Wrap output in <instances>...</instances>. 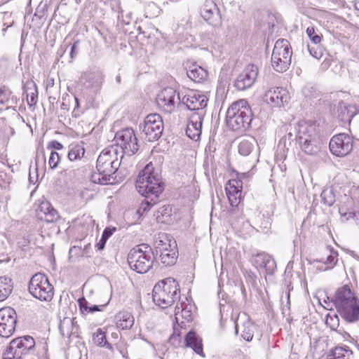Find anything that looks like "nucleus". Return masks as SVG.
<instances>
[{
	"label": "nucleus",
	"mask_w": 359,
	"mask_h": 359,
	"mask_svg": "<svg viewBox=\"0 0 359 359\" xmlns=\"http://www.w3.org/2000/svg\"><path fill=\"white\" fill-rule=\"evenodd\" d=\"M123 158V155L118 151L117 147L104 149L97 159V172L92 175V181L101 184H114Z\"/></svg>",
	"instance_id": "1"
},
{
	"label": "nucleus",
	"mask_w": 359,
	"mask_h": 359,
	"mask_svg": "<svg viewBox=\"0 0 359 359\" xmlns=\"http://www.w3.org/2000/svg\"><path fill=\"white\" fill-rule=\"evenodd\" d=\"M175 318L178 326H180L182 330L174 327L172 335L170 337V342L175 346H180L182 344V337H184V345L186 347H190L193 351L201 355L204 356L203 351V344L201 338L194 331L186 332L185 323H189L192 320V315L191 311L183 307V303L177 304L175 309Z\"/></svg>",
	"instance_id": "2"
},
{
	"label": "nucleus",
	"mask_w": 359,
	"mask_h": 359,
	"mask_svg": "<svg viewBox=\"0 0 359 359\" xmlns=\"http://www.w3.org/2000/svg\"><path fill=\"white\" fill-rule=\"evenodd\" d=\"M135 187L137 191L145 198L154 196L155 198H158L159 194L163 191L161 177L155 171L151 163L145 165L144 169L139 172Z\"/></svg>",
	"instance_id": "3"
},
{
	"label": "nucleus",
	"mask_w": 359,
	"mask_h": 359,
	"mask_svg": "<svg viewBox=\"0 0 359 359\" xmlns=\"http://www.w3.org/2000/svg\"><path fill=\"white\" fill-rule=\"evenodd\" d=\"M334 304L338 312L346 321L353 323L359 320V304L354 294L347 286L337 291Z\"/></svg>",
	"instance_id": "4"
},
{
	"label": "nucleus",
	"mask_w": 359,
	"mask_h": 359,
	"mask_svg": "<svg viewBox=\"0 0 359 359\" xmlns=\"http://www.w3.org/2000/svg\"><path fill=\"white\" fill-rule=\"evenodd\" d=\"M180 289L176 280L168 278L158 282L153 289V301L156 305L166 309L180 299Z\"/></svg>",
	"instance_id": "5"
},
{
	"label": "nucleus",
	"mask_w": 359,
	"mask_h": 359,
	"mask_svg": "<svg viewBox=\"0 0 359 359\" xmlns=\"http://www.w3.org/2000/svg\"><path fill=\"white\" fill-rule=\"evenodd\" d=\"M128 262L130 269L137 273L147 272L153 263L151 248L147 244L135 246L128 255Z\"/></svg>",
	"instance_id": "6"
},
{
	"label": "nucleus",
	"mask_w": 359,
	"mask_h": 359,
	"mask_svg": "<svg viewBox=\"0 0 359 359\" xmlns=\"http://www.w3.org/2000/svg\"><path fill=\"white\" fill-rule=\"evenodd\" d=\"M292 53L290 43L287 39L277 40L271 55L273 69L278 72H285L290 65Z\"/></svg>",
	"instance_id": "7"
},
{
	"label": "nucleus",
	"mask_w": 359,
	"mask_h": 359,
	"mask_svg": "<svg viewBox=\"0 0 359 359\" xmlns=\"http://www.w3.org/2000/svg\"><path fill=\"white\" fill-rule=\"evenodd\" d=\"M29 292L36 299L43 302H50L54 295L53 286L48 278L43 273L34 274L29 283Z\"/></svg>",
	"instance_id": "8"
},
{
	"label": "nucleus",
	"mask_w": 359,
	"mask_h": 359,
	"mask_svg": "<svg viewBox=\"0 0 359 359\" xmlns=\"http://www.w3.org/2000/svg\"><path fill=\"white\" fill-rule=\"evenodd\" d=\"M114 140L117 146L121 148L122 151L120 154L123 156H133L139 149L137 139L132 128H128L117 132Z\"/></svg>",
	"instance_id": "9"
},
{
	"label": "nucleus",
	"mask_w": 359,
	"mask_h": 359,
	"mask_svg": "<svg viewBox=\"0 0 359 359\" xmlns=\"http://www.w3.org/2000/svg\"><path fill=\"white\" fill-rule=\"evenodd\" d=\"M163 130V118L160 114H148L144 118L142 132L149 142L158 140Z\"/></svg>",
	"instance_id": "10"
},
{
	"label": "nucleus",
	"mask_w": 359,
	"mask_h": 359,
	"mask_svg": "<svg viewBox=\"0 0 359 359\" xmlns=\"http://www.w3.org/2000/svg\"><path fill=\"white\" fill-rule=\"evenodd\" d=\"M329 147L332 154L344 157L353 150V140L348 134L339 133L332 137Z\"/></svg>",
	"instance_id": "11"
},
{
	"label": "nucleus",
	"mask_w": 359,
	"mask_h": 359,
	"mask_svg": "<svg viewBox=\"0 0 359 359\" xmlns=\"http://www.w3.org/2000/svg\"><path fill=\"white\" fill-rule=\"evenodd\" d=\"M180 97L179 93L172 88H165L157 95L156 104L164 112H172L177 104L180 107Z\"/></svg>",
	"instance_id": "12"
},
{
	"label": "nucleus",
	"mask_w": 359,
	"mask_h": 359,
	"mask_svg": "<svg viewBox=\"0 0 359 359\" xmlns=\"http://www.w3.org/2000/svg\"><path fill=\"white\" fill-rule=\"evenodd\" d=\"M17 322L15 311L11 307L0 309V336L11 337L15 331Z\"/></svg>",
	"instance_id": "13"
},
{
	"label": "nucleus",
	"mask_w": 359,
	"mask_h": 359,
	"mask_svg": "<svg viewBox=\"0 0 359 359\" xmlns=\"http://www.w3.org/2000/svg\"><path fill=\"white\" fill-rule=\"evenodd\" d=\"M258 73L257 66L249 64L237 76L233 86L238 90H245L251 88L258 76Z\"/></svg>",
	"instance_id": "14"
},
{
	"label": "nucleus",
	"mask_w": 359,
	"mask_h": 359,
	"mask_svg": "<svg viewBox=\"0 0 359 359\" xmlns=\"http://www.w3.org/2000/svg\"><path fill=\"white\" fill-rule=\"evenodd\" d=\"M208 99L203 95L193 93L183 97L180 102V110L187 109L196 111L205 108L207 106Z\"/></svg>",
	"instance_id": "15"
},
{
	"label": "nucleus",
	"mask_w": 359,
	"mask_h": 359,
	"mask_svg": "<svg viewBox=\"0 0 359 359\" xmlns=\"http://www.w3.org/2000/svg\"><path fill=\"white\" fill-rule=\"evenodd\" d=\"M307 132L309 133V139L305 138L303 142H301L302 149L307 154L313 155L318 151V147L315 144L314 137L320 132V123L318 121H314L313 123L310 124L307 127Z\"/></svg>",
	"instance_id": "16"
},
{
	"label": "nucleus",
	"mask_w": 359,
	"mask_h": 359,
	"mask_svg": "<svg viewBox=\"0 0 359 359\" xmlns=\"http://www.w3.org/2000/svg\"><path fill=\"white\" fill-rule=\"evenodd\" d=\"M25 345L22 337L13 339L4 353V358L20 359L22 356L28 355L29 352L25 349Z\"/></svg>",
	"instance_id": "17"
},
{
	"label": "nucleus",
	"mask_w": 359,
	"mask_h": 359,
	"mask_svg": "<svg viewBox=\"0 0 359 359\" xmlns=\"http://www.w3.org/2000/svg\"><path fill=\"white\" fill-rule=\"evenodd\" d=\"M252 262L257 269L264 270L266 274H273L276 269L275 260L265 252L257 253L254 256Z\"/></svg>",
	"instance_id": "18"
},
{
	"label": "nucleus",
	"mask_w": 359,
	"mask_h": 359,
	"mask_svg": "<svg viewBox=\"0 0 359 359\" xmlns=\"http://www.w3.org/2000/svg\"><path fill=\"white\" fill-rule=\"evenodd\" d=\"M243 182L241 180H230L226 186V192L230 205L237 207L241 201Z\"/></svg>",
	"instance_id": "19"
},
{
	"label": "nucleus",
	"mask_w": 359,
	"mask_h": 359,
	"mask_svg": "<svg viewBox=\"0 0 359 359\" xmlns=\"http://www.w3.org/2000/svg\"><path fill=\"white\" fill-rule=\"evenodd\" d=\"M287 92L282 88L270 89L264 97V101L271 107H280L283 103L287 102Z\"/></svg>",
	"instance_id": "20"
},
{
	"label": "nucleus",
	"mask_w": 359,
	"mask_h": 359,
	"mask_svg": "<svg viewBox=\"0 0 359 359\" xmlns=\"http://www.w3.org/2000/svg\"><path fill=\"white\" fill-rule=\"evenodd\" d=\"M37 217L46 222H54L59 218L57 212L46 201H42L36 210Z\"/></svg>",
	"instance_id": "21"
},
{
	"label": "nucleus",
	"mask_w": 359,
	"mask_h": 359,
	"mask_svg": "<svg viewBox=\"0 0 359 359\" xmlns=\"http://www.w3.org/2000/svg\"><path fill=\"white\" fill-rule=\"evenodd\" d=\"M202 116L201 114H193L187 126V136L194 140H197L201 134Z\"/></svg>",
	"instance_id": "22"
},
{
	"label": "nucleus",
	"mask_w": 359,
	"mask_h": 359,
	"mask_svg": "<svg viewBox=\"0 0 359 359\" xmlns=\"http://www.w3.org/2000/svg\"><path fill=\"white\" fill-rule=\"evenodd\" d=\"M154 245L157 254L160 252L177 249L176 241L168 234L159 233L155 238Z\"/></svg>",
	"instance_id": "23"
},
{
	"label": "nucleus",
	"mask_w": 359,
	"mask_h": 359,
	"mask_svg": "<svg viewBox=\"0 0 359 359\" xmlns=\"http://www.w3.org/2000/svg\"><path fill=\"white\" fill-rule=\"evenodd\" d=\"M252 114H225L226 124L232 130H238L245 128L247 120L251 121Z\"/></svg>",
	"instance_id": "24"
},
{
	"label": "nucleus",
	"mask_w": 359,
	"mask_h": 359,
	"mask_svg": "<svg viewBox=\"0 0 359 359\" xmlns=\"http://www.w3.org/2000/svg\"><path fill=\"white\" fill-rule=\"evenodd\" d=\"M79 327L74 318L65 317L60 320L59 330L61 335L65 338H70L78 332Z\"/></svg>",
	"instance_id": "25"
},
{
	"label": "nucleus",
	"mask_w": 359,
	"mask_h": 359,
	"mask_svg": "<svg viewBox=\"0 0 359 359\" xmlns=\"http://www.w3.org/2000/svg\"><path fill=\"white\" fill-rule=\"evenodd\" d=\"M187 76L196 83H201L205 81L208 76V71L197 65H192L187 72Z\"/></svg>",
	"instance_id": "26"
},
{
	"label": "nucleus",
	"mask_w": 359,
	"mask_h": 359,
	"mask_svg": "<svg viewBox=\"0 0 359 359\" xmlns=\"http://www.w3.org/2000/svg\"><path fill=\"white\" fill-rule=\"evenodd\" d=\"M217 5L212 0H206L201 9L202 18L210 24L213 23V18L217 16Z\"/></svg>",
	"instance_id": "27"
},
{
	"label": "nucleus",
	"mask_w": 359,
	"mask_h": 359,
	"mask_svg": "<svg viewBox=\"0 0 359 359\" xmlns=\"http://www.w3.org/2000/svg\"><path fill=\"white\" fill-rule=\"evenodd\" d=\"M115 320L118 328L129 330L134 325L135 319L130 313L123 311L115 316Z\"/></svg>",
	"instance_id": "28"
},
{
	"label": "nucleus",
	"mask_w": 359,
	"mask_h": 359,
	"mask_svg": "<svg viewBox=\"0 0 359 359\" xmlns=\"http://www.w3.org/2000/svg\"><path fill=\"white\" fill-rule=\"evenodd\" d=\"M13 289V283L9 277H0V302L6 299L11 294Z\"/></svg>",
	"instance_id": "29"
},
{
	"label": "nucleus",
	"mask_w": 359,
	"mask_h": 359,
	"mask_svg": "<svg viewBox=\"0 0 359 359\" xmlns=\"http://www.w3.org/2000/svg\"><path fill=\"white\" fill-rule=\"evenodd\" d=\"M158 254L161 263L165 266H171L176 262L177 258V249L160 252Z\"/></svg>",
	"instance_id": "30"
},
{
	"label": "nucleus",
	"mask_w": 359,
	"mask_h": 359,
	"mask_svg": "<svg viewBox=\"0 0 359 359\" xmlns=\"http://www.w3.org/2000/svg\"><path fill=\"white\" fill-rule=\"evenodd\" d=\"M256 141L252 137L243 140L238 145V152L243 156L249 155L255 147Z\"/></svg>",
	"instance_id": "31"
},
{
	"label": "nucleus",
	"mask_w": 359,
	"mask_h": 359,
	"mask_svg": "<svg viewBox=\"0 0 359 359\" xmlns=\"http://www.w3.org/2000/svg\"><path fill=\"white\" fill-rule=\"evenodd\" d=\"M84 154L85 149L82 144H71L68 153V158L71 161L79 160L83 156Z\"/></svg>",
	"instance_id": "32"
},
{
	"label": "nucleus",
	"mask_w": 359,
	"mask_h": 359,
	"mask_svg": "<svg viewBox=\"0 0 359 359\" xmlns=\"http://www.w3.org/2000/svg\"><path fill=\"white\" fill-rule=\"evenodd\" d=\"M320 197L325 205L327 206L332 205L335 202V194L333 188L331 187H325L321 192Z\"/></svg>",
	"instance_id": "33"
},
{
	"label": "nucleus",
	"mask_w": 359,
	"mask_h": 359,
	"mask_svg": "<svg viewBox=\"0 0 359 359\" xmlns=\"http://www.w3.org/2000/svg\"><path fill=\"white\" fill-rule=\"evenodd\" d=\"M251 110L248 102L245 99H241L234 102L228 109L227 112H245V111Z\"/></svg>",
	"instance_id": "34"
},
{
	"label": "nucleus",
	"mask_w": 359,
	"mask_h": 359,
	"mask_svg": "<svg viewBox=\"0 0 359 359\" xmlns=\"http://www.w3.org/2000/svg\"><path fill=\"white\" fill-rule=\"evenodd\" d=\"M93 341L95 344L99 346H105L107 348H111V345L107 342L105 333L102 329L97 330L93 335Z\"/></svg>",
	"instance_id": "35"
},
{
	"label": "nucleus",
	"mask_w": 359,
	"mask_h": 359,
	"mask_svg": "<svg viewBox=\"0 0 359 359\" xmlns=\"http://www.w3.org/2000/svg\"><path fill=\"white\" fill-rule=\"evenodd\" d=\"M158 198H155L154 196L146 198L140 204L137 212L140 216L144 215L148 210H150L151 207L156 203Z\"/></svg>",
	"instance_id": "36"
},
{
	"label": "nucleus",
	"mask_w": 359,
	"mask_h": 359,
	"mask_svg": "<svg viewBox=\"0 0 359 359\" xmlns=\"http://www.w3.org/2000/svg\"><path fill=\"white\" fill-rule=\"evenodd\" d=\"M32 85V88L27 87L25 92L27 104L29 105L30 108L36 103L38 99L36 86L34 83Z\"/></svg>",
	"instance_id": "37"
},
{
	"label": "nucleus",
	"mask_w": 359,
	"mask_h": 359,
	"mask_svg": "<svg viewBox=\"0 0 359 359\" xmlns=\"http://www.w3.org/2000/svg\"><path fill=\"white\" fill-rule=\"evenodd\" d=\"M115 229L106 228L102 235L99 242L96 244L95 247L98 250H102L104 248L107 240L112 235Z\"/></svg>",
	"instance_id": "38"
},
{
	"label": "nucleus",
	"mask_w": 359,
	"mask_h": 359,
	"mask_svg": "<svg viewBox=\"0 0 359 359\" xmlns=\"http://www.w3.org/2000/svg\"><path fill=\"white\" fill-rule=\"evenodd\" d=\"M330 255L327 256L326 262H325L327 266L325 269V270L331 269L334 267V266L337 263L338 261V253L337 251L330 248Z\"/></svg>",
	"instance_id": "39"
},
{
	"label": "nucleus",
	"mask_w": 359,
	"mask_h": 359,
	"mask_svg": "<svg viewBox=\"0 0 359 359\" xmlns=\"http://www.w3.org/2000/svg\"><path fill=\"white\" fill-rule=\"evenodd\" d=\"M171 212V208L170 205H163L158 209L156 217L158 222H163V218L166 216L169 217Z\"/></svg>",
	"instance_id": "40"
},
{
	"label": "nucleus",
	"mask_w": 359,
	"mask_h": 359,
	"mask_svg": "<svg viewBox=\"0 0 359 359\" xmlns=\"http://www.w3.org/2000/svg\"><path fill=\"white\" fill-rule=\"evenodd\" d=\"M325 323L327 326H329L332 330H336L339 325V318L337 315L333 314L331 315L328 313L325 317Z\"/></svg>",
	"instance_id": "41"
},
{
	"label": "nucleus",
	"mask_w": 359,
	"mask_h": 359,
	"mask_svg": "<svg viewBox=\"0 0 359 359\" xmlns=\"http://www.w3.org/2000/svg\"><path fill=\"white\" fill-rule=\"evenodd\" d=\"M255 329L254 325L248 323L244 325L243 330L242 331V337L246 341H251L253 337V330Z\"/></svg>",
	"instance_id": "42"
},
{
	"label": "nucleus",
	"mask_w": 359,
	"mask_h": 359,
	"mask_svg": "<svg viewBox=\"0 0 359 359\" xmlns=\"http://www.w3.org/2000/svg\"><path fill=\"white\" fill-rule=\"evenodd\" d=\"M334 110H337V112H359V110L355 108V106L347 104L343 102H339L337 107V109H334Z\"/></svg>",
	"instance_id": "43"
},
{
	"label": "nucleus",
	"mask_w": 359,
	"mask_h": 359,
	"mask_svg": "<svg viewBox=\"0 0 359 359\" xmlns=\"http://www.w3.org/2000/svg\"><path fill=\"white\" fill-rule=\"evenodd\" d=\"M306 34L310 40L315 44L318 45L321 41V36L316 33L313 27H309L306 29Z\"/></svg>",
	"instance_id": "44"
},
{
	"label": "nucleus",
	"mask_w": 359,
	"mask_h": 359,
	"mask_svg": "<svg viewBox=\"0 0 359 359\" xmlns=\"http://www.w3.org/2000/svg\"><path fill=\"white\" fill-rule=\"evenodd\" d=\"M308 50L311 55L318 60H320L323 55V49L318 46V44L316 45V46L308 45Z\"/></svg>",
	"instance_id": "45"
},
{
	"label": "nucleus",
	"mask_w": 359,
	"mask_h": 359,
	"mask_svg": "<svg viewBox=\"0 0 359 359\" xmlns=\"http://www.w3.org/2000/svg\"><path fill=\"white\" fill-rule=\"evenodd\" d=\"M22 339L25 344V347L27 351H28L29 354L33 353L34 351L35 341L34 339L29 335L22 337Z\"/></svg>",
	"instance_id": "46"
},
{
	"label": "nucleus",
	"mask_w": 359,
	"mask_h": 359,
	"mask_svg": "<svg viewBox=\"0 0 359 359\" xmlns=\"http://www.w3.org/2000/svg\"><path fill=\"white\" fill-rule=\"evenodd\" d=\"M339 213L341 216V222H346L350 219L355 217V213L353 210H349L347 212H345L343 208H339Z\"/></svg>",
	"instance_id": "47"
},
{
	"label": "nucleus",
	"mask_w": 359,
	"mask_h": 359,
	"mask_svg": "<svg viewBox=\"0 0 359 359\" xmlns=\"http://www.w3.org/2000/svg\"><path fill=\"white\" fill-rule=\"evenodd\" d=\"M60 158L58 153H57L56 151H52L50 153L49 161H48L50 167L52 169L55 168L57 166V165L60 162Z\"/></svg>",
	"instance_id": "48"
},
{
	"label": "nucleus",
	"mask_w": 359,
	"mask_h": 359,
	"mask_svg": "<svg viewBox=\"0 0 359 359\" xmlns=\"http://www.w3.org/2000/svg\"><path fill=\"white\" fill-rule=\"evenodd\" d=\"M6 92V90L5 87L0 88V111H4L9 109V107L8 105H5V102L4 101V99L1 97L2 95H5Z\"/></svg>",
	"instance_id": "49"
},
{
	"label": "nucleus",
	"mask_w": 359,
	"mask_h": 359,
	"mask_svg": "<svg viewBox=\"0 0 359 359\" xmlns=\"http://www.w3.org/2000/svg\"><path fill=\"white\" fill-rule=\"evenodd\" d=\"M48 148V149H54L56 150H60L63 148V146L60 142H59L56 140H53L49 143Z\"/></svg>",
	"instance_id": "50"
},
{
	"label": "nucleus",
	"mask_w": 359,
	"mask_h": 359,
	"mask_svg": "<svg viewBox=\"0 0 359 359\" xmlns=\"http://www.w3.org/2000/svg\"><path fill=\"white\" fill-rule=\"evenodd\" d=\"M79 43V41H75L71 48L70 56L72 59H73L78 54L77 48Z\"/></svg>",
	"instance_id": "51"
},
{
	"label": "nucleus",
	"mask_w": 359,
	"mask_h": 359,
	"mask_svg": "<svg viewBox=\"0 0 359 359\" xmlns=\"http://www.w3.org/2000/svg\"><path fill=\"white\" fill-rule=\"evenodd\" d=\"M343 351H345V352L348 353V352H350L351 351H349L348 349H346V348H344L342 347H337L334 349V355H342L344 356V355L342 353Z\"/></svg>",
	"instance_id": "52"
},
{
	"label": "nucleus",
	"mask_w": 359,
	"mask_h": 359,
	"mask_svg": "<svg viewBox=\"0 0 359 359\" xmlns=\"http://www.w3.org/2000/svg\"><path fill=\"white\" fill-rule=\"evenodd\" d=\"M80 307L81 310L89 311V306L85 299L79 300Z\"/></svg>",
	"instance_id": "53"
},
{
	"label": "nucleus",
	"mask_w": 359,
	"mask_h": 359,
	"mask_svg": "<svg viewBox=\"0 0 359 359\" xmlns=\"http://www.w3.org/2000/svg\"><path fill=\"white\" fill-rule=\"evenodd\" d=\"M104 305H101V306H97V305H94V306H90L89 307V312H91V313H93V312H95V311H101V309H100V307H104Z\"/></svg>",
	"instance_id": "54"
},
{
	"label": "nucleus",
	"mask_w": 359,
	"mask_h": 359,
	"mask_svg": "<svg viewBox=\"0 0 359 359\" xmlns=\"http://www.w3.org/2000/svg\"><path fill=\"white\" fill-rule=\"evenodd\" d=\"M339 208H343L345 212H347L349 210H353L351 207L348 208L347 206H345L344 205H340Z\"/></svg>",
	"instance_id": "55"
},
{
	"label": "nucleus",
	"mask_w": 359,
	"mask_h": 359,
	"mask_svg": "<svg viewBox=\"0 0 359 359\" xmlns=\"http://www.w3.org/2000/svg\"><path fill=\"white\" fill-rule=\"evenodd\" d=\"M248 174L245 173V172H243L242 174L240 175L239 177L238 180H242L243 179L247 177ZM243 182V181H241Z\"/></svg>",
	"instance_id": "56"
},
{
	"label": "nucleus",
	"mask_w": 359,
	"mask_h": 359,
	"mask_svg": "<svg viewBox=\"0 0 359 359\" xmlns=\"http://www.w3.org/2000/svg\"><path fill=\"white\" fill-rule=\"evenodd\" d=\"M54 85V79H48V86H53Z\"/></svg>",
	"instance_id": "57"
},
{
	"label": "nucleus",
	"mask_w": 359,
	"mask_h": 359,
	"mask_svg": "<svg viewBox=\"0 0 359 359\" xmlns=\"http://www.w3.org/2000/svg\"><path fill=\"white\" fill-rule=\"evenodd\" d=\"M116 80L117 83H120L121 81V76L120 75L116 76Z\"/></svg>",
	"instance_id": "58"
},
{
	"label": "nucleus",
	"mask_w": 359,
	"mask_h": 359,
	"mask_svg": "<svg viewBox=\"0 0 359 359\" xmlns=\"http://www.w3.org/2000/svg\"><path fill=\"white\" fill-rule=\"evenodd\" d=\"M238 323L236 322V332L238 333Z\"/></svg>",
	"instance_id": "59"
},
{
	"label": "nucleus",
	"mask_w": 359,
	"mask_h": 359,
	"mask_svg": "<svg viewBox=\"0 0 359 359\" xmlns=\"http://www.w3.org/2000/svg\"><path fill=\"white\" fill-rule=\"evenodd\" d=\"M348 204L351 205H352V201L351 200H348L347 201Z\"/></svg>",
	"instance_id": "60"
},
{
	"label": "nucleus",
	"mask_w": 359,
	"mask_h": 359,
	"mask_svg": "<svg viewBox=\"0 0 359 359\" xmlns=\"http://www.w3.org/2000/svg\"><path fill=\"white\" fill-rule=\"evenodd\" d=\"M112 337L116 338L117 337V334L116 333H113L112 334Z\"/></svg>",
	"instance_id": "61"
},
{
	"label": "nucleus",
	"mask_w": 359,
	"mask_h": 359,
	"mask_svg": "<svg viewBox=\"0 0 359 359\" xmlns=\"http://www.w3.org/2000/svg\"><path fill=\"white\" fill-rule=\"evenodd\" d=\"M75 101H76V104H77V106H78V105H79V102H78V99H77V98H75Z\"/></svg>",
	"instance_id": "62"
}]
</instances>
